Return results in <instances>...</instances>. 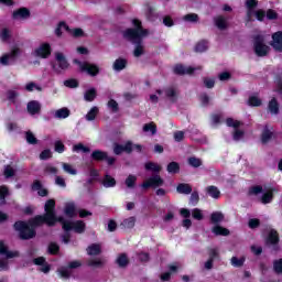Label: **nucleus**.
I'll use <instances>...</instances> for the list:
<instances>
[{
	"instance_id": "f257e3e1",
	"label": "nucleus",
	"mask_w": 282,
	"mask_h": 282,
	"mask_svg": "<svg viewBox=\"0 0 282 282\" xmlns=\"http://www.w3.org/2000/svg\"><path fill=\"white\" fill-rule=\"evenodd\" d=\"M50 214H43L29 219L28 223L25 220H18L13 224V230L19 232V239L30 241V239L36 237V228H41L45 224L50 228Z\"/></svg>"
},
{
	"instance_id": "f03ea898",
	"label": "nucleus",
	"mask_w": 282,
	"mask_h": 282,
	"mask_svg": "<svg viewBox=\"0 0 282 282\" xmlns=\"http://www.w3.org/2000/svg\"><path fill=\"white\" fill-rule=\"evenodd\" d=\"M145 171H152V173H156L150 176L145 182L141 184V188L143 191H149V188H162L164 186V178L160 176V172L162 171V166L155 162L149 161L144 164Z\"/></svg>"
},
{
	"instance_id": "7ed1b4c3",
	"label": "nucleus",
	"mask_w": 282,
	"mask_h": 282,
	"mask_svg": "<svg viewBox=\"0 0 282 282\" xmlns=\"http://www.w3.org/2000/svg\"><path fill=\"white\" fill-rule=\"evenodd\" d=\"M253 52L256 56L263 58L270 54V46L265 44V36L257 34L253 36Z\"/></svg>"
},
{
	"instance_id": "20e7f679",
	"label": "nucleus",
	"mask_w": 282,
	"mask_h": 282,
	"mask_svg": "<svg viewBox=\"0 0 282 282\" xmlns=\"http://www.w3.org/2000/svg\"><path fill=\"white\" fill-rule=\"evenodd\" d=\"M145 36L147 35L144 33H140V31L131 28L122 31V37L124 39V41H128V43H132V45H134L135 43H142Z\"/></svg>"
},
{
	"instance_id": "39448f33",
	"label": "nucleus",
	"mask_w": 282,
	"mask_h": 282,
	"mask_svg": "<svg viewBox=\"0 0 282 282\" xmlns=\"http://www.w3.org/2000/svg\"><path fill=\"white\" fill-rule=\"evenodd\" d=\"M74 63H76V65H79L82 72H86L88 76H98L100 74V67H98V65L96 64H89L87 62L82 63L78 59H74Z\"/></svg>"
},
{
	"instance_id": "423d86ee",
	"label": "nucleus",
	"mask_w": 282,
	"mask_h": 282,
	"mask_svg": "<svg viewBox=\"0 0 282 282\" xmlns=\"http://www.w3.org/2000/svg\"><path fill=\"white\" fill-rule=\"evenodd\" d=\"M279 241H281V238L279 237V231H276V229H271L265 240L267 246H272L273 252H279V250H281Z\"/></svg>"
},
{
	"instance_id": "0eeeda50",
	"label": "nucleus",
	"mask_w": 282,
	"mask_h": 282,
	"mask_svg": "<svg viewBox=\"0 0 282 282\" xmlns=\"http://www.w3.org/2000/svg\"><path fill=\"white\" fill-rule=\"evenodd\" d=\"M64 228H65V232H69L74 230V232H76L77 235H83V232L87 230V225L83 220H76V221L66 223V225H64Z\"/></svg>"
},
{
	"instance_id": "6e6552de",
	"label": "nucleus",
	"mask_w": 282,
	"mask_h": 282,
	"mask_svg": "<svg viewBox=\"0 0 282 282\" xmlns=\"http://www.w3.org/2000/svg\"><path fill=\"white\" fill-rule=\"evenodd\" d=\"M113 153L115 155H122V153H127L128 155H131V153H133V142L128 141L124 143V145L120 143H115Z\"/></svg>"
},
{
	"instance_id": "1a4fd4ad",
	"label": "nucleus",
	"mask_w": 282,
	"mask_h": 282,
	"mask_svg": "<svg viewBox=\"0 0 282 282\" xmlns=\"http://www.w3.org/2000/svg\"><path fill=\"white\" fill-rule=\"evenodd\" d=\"M272 138H274V128L269 124H265L260 135L262 144H268V142H270Z\"/></svg>"
},
{
	"instance_id": "9d476101",
	"label": "nucleus",
	"mask_w": 282,
	"mask_h": 282,
	"mask_svg": "<svg viewBox=\"0 0 282 282\" xmlns=\"http://www.w3.org/2000/svg\"><path fill=\"white\" fill-rule=\"evenodd\" d=\"M33 263L34 265H41V268L39 269L40 272H43L44 274H50V271L52 270V265L47 263V260L45 259V257H37L33 259Z\"/></svg>"
},
{
	"instance_id": "9b49d317",
	"label": "nucleus",
	"mask_w": 282,
	"mask_h": 282,
	"mask_svg": "<svg viewBox=\"0 0 282 282\" xmlns=\"http://www.w3.org/2000/svg\"><path fill=\"white\" fill-rule=\"evenodd\" d=\"M35 55L40 58H50L52 55V46L50 43H43L39 48H36Z\"/></svg>"
},
{
	"instance_id": "f8f14e48",
	"label": "nucleus",
	"mask_w": 282,
	"mask_h": 282,
	"mask_svg": "<svg viewBox=\"0 0 282 282\" xmlns=\"http://www.w3.org/2000/svg\"><path fill=\"white\" fill-rule=\"evenodd\" d=\"M270 45L275 52L282 53V31H278L272 34V42Z\"/></svg>"
},
{
	"instance_id": "ddd939ff",
	"label": "nucleus",
	"mask_w": 282,
	"mask_h": 282,
	"mask_svg": "<svg viewBox=\"0 0 282 282\" xmlns=\"http://www.w3.org/2000/svg\"><path fill=\"white\" fill-rule=\"evenodd\" d=\"M0 256L7 259H14L19 257V251H9L8 246L3 240H0Z\"/></svg>"
},
{
	"instance_id": "4468645a",
	"label": "nucleus",
	"mask_w": 282,
	"mask_h": 282,
	"mask_svg": "<svg viewBox=\"0 0 282 282\" xmlns=\"http://www.w3.org/2000/svg\"><path fill=\"white\" fill-rule=\"evenodd\" d=\"M50 215V228H54V226H56V224H62V228L65 231V226L66 224H69V220H65V218L63 216H56L55 214H48Z\"/></svg>"
},
{
	"instance_id": "2eb2a0df",
	"label": "nucleus",
	"mask_w": 282,
	"mask_h": 282,
	"mask_svg": "<svg viewBox=\"0 0 282 282\" xmlns=\"http://www.w3.org/2000/svg\"><path fill=\"white\" fill-rule=\"evenodd\" d=\"M174 74H176V76H185V74L192 75L195 74V68L194 67H185L182 64H176L173 68Z\"/></svg>"
},
{
	"instance_id": "dca6fc26",
	"label": "nucleus",
	"mask_w": 282,
	"mask_h": 282,
	"mask_svg": "<svg viewBox=\"0 0 282 282\" xmlns=\"http://www.w3.org/2000/svg\"><path fill=\"white\" fill-rule=\"evenodd\" d=\"M32 191H37V195L40 197H47L50 195V191L47 188H43V183L41 181L35 180L31 185Z\"/></svg>"
},
{
	"instance_id": "f3484780",
	"label": "nucleus",
	"mask_w": 282,
	"mask_h": 282,
	"mask_svg": "<svg viewBox=\"0 0 282 282\" xmlns=\"http://www.w3.org/2000/svg\"><path fill=\"white\" fill-rule=\"evenodd\" d=\"M26 111L30 116H36L41 113V102L36 100H31L26 105Z\"/></svg>"
},
{
	"instance_id": "a211bd4d",
	"label": "nucleus",
	"mask_w": 282,
	"mask_h": 282,
	"mask_svg": "<svg viewBox=\"0 0 282 282\" xmlns=\"http://www.w3.org/2000/svg\"><path fill=\"white\" fill-rule=\"evenodd\" d=\"M30 9L22 7L12 13V19L18 20V19H30Z\"/></svg>"
},
{
	"instance_id": "6ab92c4d",
	"label": "nucleus",
	"mask_w": 282,
	"mask_h": 282,
	"mask_svg": "<svg viewBox=\"0 0 282 282\" xmlns=\"http://www.w3.org/2000/svg\"><path fill=\"white\" fill-rule=\"evenodd\" d=\"M129 64V61L124 57H118L113 64H112V69L115 72H122V69H127V65Z\"/></svg>"
},
{
	"instance_id": "aec40b11",
	"label": "nucleus",
	"mask_w": 282,
	"mask_h": 282,
	"mask_svg": "<svg viewBox=\"0 0 282 282\" xmlns=\"http://www.w3.org/2000/svg\"><path fill=\"white\" fill-rule=\"evenodd\" d=\"M55 59L57 62L59 69H68L69 68V62H67V58L63 53H56Z\"/></svg>"
},
{
	"instance_id": "412c9836",
	"label": "nucleus",
	"mask_w": 282,
	"mask_h": 282,
	"mask_svg": "<svg viewBox=\"0 0 282 282\" xmlns=\"http://www.w3.org/2000/svg\"><path fill=\"white\" fill-rule=\"evenodd\" d=\"M107 152L102 150H94L90 158L94 162H105L107 160Z\"/></svg>"
},
{
	"instance_id": "4be33fe9",
	"label": "nucleus",
	"mask_w": 282,
	"mask_h": 282,
	"mask_svg": "<svg viewBox=\"0 0 282 282\" xmlns=\"http://www.w3.org/2000/svg\"><path fill=\"white\" fill-rule=\"evenodd\" d=\"M214 23L218 30H228V21L224 15H218L214 18Z\"/></svg>"
},
{
	"instance_id": "5701e85b",
	"label": "nucleus",
	"mask_w": 282,
	"mask_h": 282,
	"mask_svg": "<svg viewBox=\"0 0 282 282\" xmlns=\"http://www.w3.org/2000/svg\"><path fill=\"white\" fill-rule=\"evenodd\" d=\"M268 110L272 116H279L280 106L279 100H276V97H273L269 104H268Z\"/></svg>"
},
{
	"instance_id": "b1692460",
	"label": "nucleus",
	"mask_w": 282,
	"mask_h": 282,
	"mask_svg": "<svg viewBox=\"0 0 282 282\" xmlns=\"http://www.w3.org/2000/svg\"><path fill=\"white\" fill-rule=\"evenodd\" d=\"M176 192L180 195H191V193H193V186H191L188 183H180L176 186Z\"/></svg>"
},
{
	"instance_id": "393cba45",
	"label": "nucleus",
	"mask_w": 282,
	"mask_h": 282,
	"mask_svg": "<svg viewBox=\"0 0 282 282\" xmlns=\"http://www.w3.org/2000/svg\"><path fill=\"white\" fill-rule=\"evenodd\" d=\"M212 232L216 235V237H228L230 235V230L226 227L216 225L212 228Z\"/></svg>"
},
{
	"instance_id": "a878e982",
	"label": "nucleus",
	"mask_w": 282,
	"mask_h": 282,
	"mask_svg": "<svg viewBox=\"0 0 282 282\" xmlns=\"http://www.w3.org/2000/svg\"><path fill=\"white\" fill-rule=\"evenodd\" d=\"M44 215H54L56 213V200H54V198L46 200L44 205Z\"/></svg>"
},
{
	"instance_id": "bb28decb",
	"label": "nucleus",
	"mask_w": 282,
	"mask_h": 282,
	"mask_svg": "<svg viewBox=\"0 0 282 282\" xmlns=\"http://www.w3.org/2000/svg\"><path fill=\"white\" fill-rule=\"evenodd\" d=\"M206 193L209 195V197H213V199H219V197H221V192L215 185L207 186Z\"/></svg>"
},
{
	"instance_id": "cd10ccee",
	"label": "nucleus",
	"mask_w": 282,
	"mask_h": 282,
	"mask_svg": "<svg viewBox=\"0 0 282 282\" xmlns=\"http://www.w3.org/2000/svg\"><path fill=\"white\" fill-rule=\"evenodd\" d=\"M6 197H10V188L6 185L0 186V206H6Z\"/></svg>"
},
{
	"instance_id": "c85d7f7f",
	"label": "nucleus",
	"mask_w": 282,
	"mask_h": 282,
	"mask_svg": "<svg viewBox=\"0 0 282 282\" xmlns=\"http://www.w3.org/2000/svg\"><path fill=\"white\" fill-rule=\"evenodd\" d=\"M132 30H137V32H140L141 34H145L147 36H149V30L144 29V26H142V21L138 20V19H133L132 20Z\"/></svg>"
},
{
	"instance_id": "c756f323",
	"label": "nucleus",
	"mask_w": 282,
	"mask_h": 282,
	"mask_svg": "<svg viewBox=\"0 0 282 282\" xmlns=\"http://www.w3.org/2000/svg\"><path fill=\"white\" fill-rule=\"evenodd\" d=\"M164 94L171 102H177V90L175 88L167 87L164 89Z\"/></svg>"
},
{
	"instance_id": "7c9ffc66",
	"label": "nucleus",
	"mask_w": 282,
	"mask_h": 282,
	"mask_svg": "<svg viewBox=\"0 0 282 282\" xmlns=\"http://www.w3.org/2000/svg\"><path fill=\"white\" fill-rule=\"evenodd\" d=\"M96 96H98L96 88H89L84 94V100H86V102H94L96 100Z\"/></svg>"
},
{
	"instance_id": "2f4dec72",
	"label": "nucleus",
	"mask_w": 282,
	"mask_h": 282,
	"mask_svg": "<svg viewBox=\"0 0 282 282\" xmlns=\"http://www.w3.org/2000/svg\"><path fill=\"white\" fill-rule=\"evenodd\" d=\"M145 17L148 21H158V13L155 12V8L151 7V4L147 6Z\"/></svg>"
},
{
	"instance_id": "473e14b6",
	"label": "nucleus",
	"mask_w": 282,
	"mask_h": 282,
	"mask_svg": "<svg viewBox=\"0 0 282 282\" xmlns=\"http://www.w3.org/2000/svg\"><path fill=\"white\" fill-rule=\"evenodd\" d=\"M100 252H102V249H100V245L98 243H93L87 248V254H89V257H97Z\"/></svg>"
},
{
	"instance_id": "72a5a7b5",
	"label": "nucleus",
	"mask_w": 282,
	"mask_h": 282,
	"mask_svg": "<svg viewBox=\"0 0 282 282\" xmlns=\"http://www.w3.org/2000/svg\"><path fill=\"white\" fill-rule=\"evenodd\" d=\"M116 263L119 265V268H127V265H129V257L127 253H120L116 260Z\"/></svg>"
},
{
	"instance_id": "f704fd0d",
	"label": "nucleus",
	"mask_w": 282,
	"mask_h": 282,
	"mask_svg": "<svg viewBox=\"0 0 282 282\" xmlns=\"http://www.w3.org/2000/svg\"><path fill=\"white\" fill-rule=\"evenodd\" d=\"M102 186H105V188H113V186H116V178L109 174H106L102 180Z\"/></svg>"
},
{
	"instance_id": "c9c22d12",
	"label": "nucleus",
	"mask_w": 282,
	"mask_h": 282,
	"mask_svg": "<svg viewBox=\"0 0 282 282\" xmlns=\"http://www.w3.org/2000/svg\"><path fill=\"white\" fill-rule=\"evenodd\" d=\"M224 214L221 212H214L210 215V221L212 224H215L216 226H219L221 221L224 220Z\"/></svg>"
},
{
	"instance_id": "e433bc0d",
	"label": "nucleus",
	"mask_w": 282,
	"mask_h": 282,
	"mask_svg": "<svg viewBox=\"0 0 282 282\" xmlns=\"http://www.w3.org/2000/svg\"><path fill=\"white\" fill-rule=\"evenodd\" d=\"M63 29H65L66 32H72V29H69V25H67V23L62 21L57 24V28L55 29L56 36L58 37L63 36Z\"/></svg>"
},
{
	"instance_id": "4c0bfd02",
	"label": "nucleus",
	"mask_w": 282,
	"mask_h": 282,
	"mask_svg": "<svg viewBox=\"0 0 282 282\" xmlns=\"http://www.w3.org/2000/svg\"><path fill=\"white\" fill-rule=\"evenodd\" d=\"M208 50V41L202 40L198 43H196L194 47V52L203 53Z\"/></svg>"
},
{
	"instance_id": "58836bf2",
	"label": "nucleus",
	"mask_w": 282,
	"mask_h": 282,
	"mask_svg": "<svg viewBox=\"0 0 282 282\" xmlns=\"http://www.w3.org/2000/svg\"><path fill=\"white\" fill-rule=\"evenodd\" d=\"M70 111L68 108H61L56 110L55 118H58L59 120H65V118H69Z\"/></svg>"
},
{
	"instance_id": "ea45409f",
	"label": "nucleus",
	"mask_w": 282,
	"mask_h": 282,
	"mask_svg": "<svg viewBox=\"0 0 282 282\" xmlns=\"http://www.w3.org/2000/svg\"><path fill=\"white\" fill-rule=\"evenodd\" d=\"M167 173L177 174L180 173V163L172 161L167 164L166 167Z\"/></svg>"
},
{
	"instance_id": "a19ab883",
	"label": "nucleus",
	"mask_w": 282,
	"mask_h": 282,
	"mask_svg": "<svg viewBox=\"0 0 282 282\" xmlns=\"http://www.w3.org/2000/svg\"><path fill=\"white\" fill-rule=\"evenodd\" d=\"M66 217H76V206L74 204H67L64 208Z\"/></svg>"
},
{
	"instance_id": "79ce46f5",
	"label": "nucleus",
	"mask_w": 282,
	"mask_h": 282,
	"mask_svg": "<svg viewBox=\"0 0 282 282\" xmlns=\"http://www.w3.org/2000/svg\"><path fill=\"white\" fill-rule=\"evenodd\" d=\"M143 131L145 133H152V135H155L158 133V126L154 122L145 123L143 126Z\"/></svg>"
},
{
	"instance_id": "37998d69",
	"label": "nucleus",
	"mask_w": 282,
	"mask_h": 282,
	"mask_svg": "<svg viewBox=\"0 0 282 282\" xmlns=\"http://www.w3.org/2000/svg\"><path fill=\"white\" fill-rule=\"evenodd\" d=\"M121 226L123 228H128V229H131V228H134L135 227V216H131L129 218H126L122 223H121Z\"/></svg>"
},
{
	"instance_id": "c03bdc74",
	"label": "nucleus",
	"mask_w": 282,
	"mask_h": 282,
	"mask_svg": "<svg viewBox=\"0 0 282 282\" xmlns=\"http://www.w3.org/2000/svg\"><path fill=\"white\" fill-rule=\"evenodd\" d=\"M48 254L56 256L61 252V247L56 242H50L47 247Z\"/></svg>"
},
{
	"instance_id": "a18cd8bd",
	"label": "nucleus",
	"mask_w": 282,
	"mask_h": 282,
	"mask_svg": "<svg viewBox=\"0 0 282 282\" xmlns=\"http://www.w3.org/2000/svg\"><path fill=\"white\" fill-rule=\"evenodd\" d=\"M108 109H110L111 113H118L120 111V106L116 99H110L107 104Z\"/></svg>"
},
{
	"instance_id": "49530a36",
	"label": "nucleus",
	"mask_w": 282,
	"mask_h": 282,
	"mask_svg": "<svg viewBox=\"0 0 282 282\" xmlns=\"http://www.w3.org/2000/svg\"><path fill=\"white\" fill-rule=\"evenodd\" d=\"M98 107L94 106L86 115V120H88V122H91L93 120H96V116H98Z\"/></svg>"
},
{
	"instance_id": "de8ad7c7",
	"label": "nucleus",
	"mask_w": 282,
	"mask_h": 282,
	"mask_svg": "<svg viewBox=\"0 0 282 282\" xmlns=\"http://www.w3.org/2000/svg\"><path fill=\"white\" fill-rule=\"evenodd\" d=\"M275 91L282 98V74L275 75Z\"/></svg>"
},
{
	"instance_id": "09e8293b",
	"label": "nucleus",
	"mask_w": 282,
	"mask_h": 282,
	"mask_svg": "<svg viewBox=\"0 0 282 282\" xmlns=\"http://www.w3.org/2000/svg\"><path fill=\"white\" fill-rule=\"evenodd\" d=\"M135 182H138V176L130 174L127 178H126V186L128 188H135Z\"/></svg>"
},
{
	"instance_id": "8fccbe9b",
	"label": "nucleus",
	"mask_w": 282,
	"mask_h": 282,
	"mask_svg": "<svg viewBox=\"0 0 282 282\" xmlns=\"http://www.w3.org/2000/svg\"><path fill=\"white\" fill-rule=\"evenodd\" d=\"M187 164H189V166H193V169H199V166H202V159L191 156L187 160Z\"/></svg>"
},
{
	"instance_id": "3c124183",
	"label": "nucleus",
	"mask_w": 282,
	"mask_h": 282,
	"mask_svg": "<svg viewBox=\"0 0 282 282\" xmlns=\"http://www.w3.org/2000/svg\"><path fill=\"white\" fill-rule=\"evenodd\" d=\"M25 140L28 144H39V139L30 130L25 132Z\"/></svg>"
},
{
	"instance_id": "603ef678",
	"label": "nucleus",
	"mask_w": 282,
	"mask_h": 282,
	"mask_svg": "<svg viewBox=\"0 0 282 282\" xmlns=\"http://www.w3.org/2000/svg\"><path fill=\"white\" fill-rule=\"evenodd\" d=\"M73 151L75 153H78L80 151H83V153H90L91 152V149H89L88 147H85V144L83 143H77L73 147Z\"/></svg>"
},
{
	"instance_id": "864d4df0",
	"label": "nucleus",
	"mask_w": 282,
	"mask_h": 282,
	"mask_svg": "<svg viewBox=\"0 0 282 282\" xmlns=\"http://www.w3.org/2000/svg\"><path fill=\"white\" fill-rule=\"evenodd\" d=\"M274 199V193L272 191H269L264 193L261 197V203L262 204H270Z\"/></svg>"
},
{
	"instance_id": "5fc2aeb1",
	"label": "nucleus",
	"mask_w": 282,
	"mask_h": 282,
	"mask_svg": "<svg viewBox=\"0 0 282 282\" xmlns=\"http://www.w3.org/2000/svg\"><path fill=\"white\" fill-rule=\"evenodd\" d=\"M248 105H249V107H261L262 101H261V99L259 97L251 96L248 99Z\"/></svg>"
},
{
	"instance_id": "6e6d98bb",
	"label": "nucleus",
	"mask_w": 282,
	"mask_h": 282,
	"mask_svg": "<svg viewBox=\"0 0 282 282\" xmlns=\"http://www.w3.org/2000/svg\"><path fill=\"white\" fill-rule=\"evenodd\" d=\"M134 45L133 56H135V58H140V56L144 54V46H142V43H134Z\"/></svg>"
},
{
	"instance_id": "4d7b16f0",
	"label": "nucleus",
	"mask_w": 282,
	"mask_h": 282,
	"mask_svg": "<svg viewBox=\"0 0 282 282\" xmlns=\"http://www.w3.org/2000/svg\"><path fill=\"white\" fill-rule=\"evenodd\" d=\"M197 204H199V192L194 191V192H192L191 197H189V205L197 206Z\"/></svg>"
},
{
	"instance_id": "13d9d810",
	"label": "nucleus",
	"mask_w": 282,
	"mask_h": 282,
	"mask_svg": "<svg viewBox=\"0 0 282 282\" xmlns=\"http://www.w3.org/2000/svg\"><path fill=\"white\" fill-rule=\"evenodd\" d=\"M208 259H212V261H215V259H219V249L217 248H208Z\"/></svg>"
},
{
	"instance_id": "bf43d9fd",
	"label": "nucleus",
	"mask_w": 282,
	"mask_h": 282,
	"mask_svg": "<svg viewBox=\"0 0 282 282\" xmlns=\"http://www.w3.org/2000/svg\"><path fill=\"white\" fill-rule=\"evenodd\" d=\"M243 263H246V258H237V257H232L231 258V265H234V268H241L243 267Z\"/></svg>"
},
{
	"instance_id": "052dcab7",
	"label": "nucleus",
	"mask_w": 282,
	"mask_h": 282,
	"mask_svg": "<svg viewBox=\"0 0 282 282\" xmlns=\"http://www.w3.org/2000/svg\"><path fill=\"white\" fill-rule=\"evenodd\" d=\"M64 85L65 87H68V89H76L79 84H78V79L70 78V79H66L64 82Z\"/></svg>"
},
{
	"instance_id": "680f3d73",
	"label": "nucleus",
	"mask_w": 282,
	"mask_h": 282,
	"mask_svg": "<svg viewBox=\"0 0 282 282\" xmlns=\"http://www.w3.org/2000/svg\"><path fill=\"white\" fill-rule=\"evenodd\" d=\"M63 170L65 173H68V175H77L78 171L74 169L69 163H63Z\"/></svg>"
},
{
	"instance_id": "e2e57ef3",
	"label": "nucleus",
	"mask_w": 282,
	"mask_h": 282,
	"mask_svg": "<svg viewBox=\"0 0 282 282\" xmlns=\"http://www.w3.org/2000/svg\"><path fill=\"white\" fill-rule=\"evenodd\" d=\"M226 124H227V127H232L234 129H239V127H241V121L235 120L232 118H227Z\"/></svg>"
},
{
	"instance_id": "0e129e2a",
	"label": "nucleus",
	"mask_w": 282,
	"mask_h": 282,
	"mask_svg": "<svg viewBox=\"0 0 282 282\" xmlns=\"http://www.w3.org/2000/svg\"><path fill=\"white\" fill-rule=\"evenodd\" d=\"M192 217H193V219H196L197 221H202V219H204V214L202 213V209L194 208L192 210Z\"/></svg>"
},
{
	"instance_id": "69168bd1",
	"label": "nucleus",
	"mask_w": 282,
	"mask_h": 282,
	"mask_svg": "<svg viewBox=\"0 0 282 282\" xmlns=\"http://www.w3.org/2000/svg\"><path fill=\"white\" fill-rule=\"evenodd\" d=\"M273 270L275 274H282V258L273 261Z\"/></svg>"
},
{
	"instance_id": "338daca9",
	"label": "nucleus",
	"mask_w": 282,
	"mask_h": 282,
	"mask_svg": "<svg viewBox=\"0 0 282 282\" xmlns=\"http://www.w3.org/2000/svg\"><path fill=\"white\" fill-rule=\"evenodd\" d=\"M260 193H263V186L261 185H254L249 188V195H260Z\"/></svg>"
},
{
	"instance_id": "774afa93",
	"label": "nucleus",
	"mask_w": 282,
	"mask_h": 282,
	"mask_svg": "<svg viewBox=\"0 0 282 282\" xmlns=\"http://www.w3.org/2000/svg\"><path fill=\"white\" fill-rule=\"evenodd\" d=\"M54 149L56 153H65V144L63 141H55Z\"/></svg>"
}]
</instances>
